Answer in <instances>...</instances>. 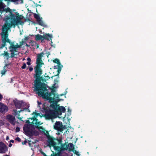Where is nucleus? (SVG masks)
Wrapping results in <instances>:
<instances>
[{
  "mask_svg": "<svg viewBox=\"0 0 156 156\" xmlns=\"http://www.w3.org/2000/svg\"><path fill=\"white\" fill-rule=\"evenodd\" d=\"M12 144H10L9 145V147H11L12 146Z\"/></svg>",
  "mask_w": 156,
  "mask_h": 156,
  "instance_id": "nucleus-37",
  "label": "nucleus"
},
{
  "mask_svg": "<svg viewBox=\"0 0 156 156\" xmlns=\"http://www.w3.org/2000/svg\"><path fill=\"white\" fill-rule=\"evenodd\" d=\"M23 130L26 133H28L30 132V129L28 125H25L23 127Z\"/></svg>",
  "mask_w": 156,
  "mask_h": 156,
  "instance_id": "nucleus-19",
  "label": "nucleus"
},
{
  "mask_svg": "<svg viewBox=\"0 0 156 156\" xmlns=\"http://www.w3.org/2000/svg\"><path fill=\"white\" fill-rule=\"evenodd\" d=\"M4 124V122L2 120L0 121V125L2 126Z\"/></svg>",
  "mask_w": 156,
  "mask_h": 156,
  "instance_id": "nucleus-30",
  "label": "nucleus"
},
{
  "mask_svg": "<svg viewBox=\"0 0 156 156\" xmlns=\"http://www.w3.org/2000/svg\"><path fill=\"white\" fill-rule=\"evenodd\" d=\"M22 144H25V143H22Z\"/></svg>",
  "mask_w": 156,
  "mask_h": 156,
  "instance_id": "nucleus-46",
  "label": "nucleus"
},
{
  "mask_svg": "<svg viewBox=\"0 0 156 156\" xmlns=\"http://www.w3.org/2000/svg\"><path fill=\"white\" fill-rule=\"evenodd\" d=\"M3 98V96L0 94V100H1Z\"/></svg>",
  "mask_w": 156,
  "mask_h": 156,
  "instance_id": "nucleus-34",
  "label": "nucleus"
},
{
  "mask_svg": "<svg viewBox=\"0 0 156 156\" xmlns=\"http://www.w3.org/2000/svg\"><path fill=\"white\" fill-rule=\"evenodd\" d=\"M53 62H54L57 63V64L60 63L59 60L58 59H55L53 61Z\"/></svg>",
  "mask_w": 156,
  "mask_h": 156,
  "instance_id": "nucleus-23",
  "label": "nucleus"
},
{
  "mask_svg": "<svg viewBox=\"0 0 156 156\" xmlns=\"http://www.w3.org/2000/svg\"><path fill=\"white\" fill-rule=\"evenodd\" d=\"M53 90H52V93L54 94V97L55 98H58L60 96H63L64 95H65L67 92L66 91V92H65V93L63 94H61L60 95H58L57 94H54V93L53 92Z\"/></svg>",
  "mask_w": 156,
  "mask_h": 156,
  "instance_id": "nucleus-21",
  "label": "nucleus"
},
{
  "mask_svg": "<svg viewBox=\"0 0 156 156\" xmlns=\"http://www.w3.org/2000/svg\"><path fill=\"white\" fill-rule=\"evenodd\" d=\"M14 2H16L18 1L19 0H13ZM20 3H23V0H20Z\"/></svg>",
  "mask_w": 156,
  "mask_h": 156,
  "instance_id": "nucleus-31",
  "label": "nucleus"
},
{
  "mask_svg": "<svg viewBox=\"0 0 156 156\" xmlns=\"http://www.w3.org/2000/svg\"><path fill=\"white\" fill-rule=\"evenodd\" d=\"M7 0H4V1H7ZM3 1V0H0V1L1 2H2V1Z\"/></svg>",
  "mask_w": 156,
  "mask_h": 156,
  "instance_id": "nucleus-41",
  "label": "nucleus"
},
{
  "mask_svg": "<svg viewBox=\"0 0 156 156\" xmlns=\"http://www.w3.org/2000/svg\"><path fill=\"white\" fill-rule=\"evenodd\" d=\"M13 102L16 108L20 109L21 108V109L18 111H17V110H14V115H16L18 119H21V118L19 117V113L21 112L26 110V109L24 108H23V110L22 107L24 106V103L22 101H19L16 100H14Z\"/></svg>",
  "mask_w": 156,
  "mask_h": 156,
  "instance_id": "nucleus-7",
  "label": "nucleus"
},
{
  "mask_svg": "<svg viewBox=\"0 0 156 156\" xmlns=\"http://www.w3.org/2000/svg\"><path fill=\"white\" fill-rule=\"evenodd\" d=\"M38 5L39 6H41V5Z\"/></svg>",
  "mask_w": 156,
  "mask_h": 156,
  "instance_id": "nucleus-47",
  "label": "nucleus"
},
{
  "mask_svg": "<svg viewBox=\"0 0 156 156\" xmlns=\"http://www.w3.org/2000/svg\"><path fill=\"white\" fill-rule=\"evenodd\" d=\"M54 129L58 131L62 132L65 129L64 127L63 126L62 123L60 122H56L54 126Z\"/></svg>",
  "mask_w": 156,
  "mask_h": 156,
  "instance_id": "nucleus-10",
  "label": "nucleus"
},
{
  "mask_svg": "<svg viewBox=\"0 0 156 156\" xmlns=\"http://www.w3.org/2000/svg\"><path fill=\"white\" fill-rule=\"evenodd\" d=\"M27 60L28 61H30V58H27Z\"/></svg>",
  "mask_w": 156,
  "mask_h": 156,
  "instance_id": "nucleus-38",
  "label": "nucleus"
},
{
  "mask_svg": "<svg viewBox=\"0 0 156 156\" xmlns=\"http://www.w3.org/2000/svg\"><path fill=\"white\" fill-rule=\"evenodd\" d=\"M63 67V66L60 63L57 64V65L55 66V68L58 69V73H60L61 71V69Z\"/></svg>",
  "mask_w": 156,
  "mask_h": 156,
  "instance_id": "nucleus-20",
  "label": "nucleus"
},
{
  "mask_svg": "<svg viewBox=\"0 0 156 156\" xmlns=\"http://www.w3.org/2000/svg\"><path fill=\"white\" fill-rule=\"evenodd\" d=\"M44 54L41 53L37 55L36 61V65L34 68L35 73L37 76H40L42 74L41 67L44 63L42 60Z\"/></svg>",
  "mask_w": 156,
  "mask_h": 156,
  "instance_id": "nucleus-5",
  "label": "nucleus"
},
{
  "mask_svg": "<svg viewBox=\"0 0 156 156\" xmlns=\"http://www.w3.org/2000/svg\"><path fill=\"white\" fill-rule=\"evenodd\" d=\"M7 150V147L3 143L0 142V153H5Z\"/></svg>",
  "mask_w": 156,
  "mask_h": 156,
  "instance_id": "nucleus-12",
  "label": "nucleus"
},
{
  "mask_svg": "<svg viewBox=\"0 0 156 156\" xmlns=\"http://www.w3.org/2000/svg\"><path fill=\"white\" fill-rule=\"evenodd\" d=\"M41 108L42 111L45 112V117L48 119L58 117L59 118L64 117H60L62 113H65L66 109L62 106L54 105H50L49 107H46L45 104L42 105Z\"/></svg>",
  "mask_w": 156,
  "mask_h": 156,
  "instance_id": "nucleus-2",
  "label": "nucleus"
},
{
  "mask_svg": "<svg viewBox=\"0 0 156 156\" xmlns=\"http://www.w3.org/2000/svg\"><path fill=\"white\" fill-rule=\"evenodd\" d=\"M0 55H3L4 56V58L7 59L10 57L9 54L4 51H3V52L0 53Z\"/></svg>",
  "mask_w": 156,
  "mask_h": 156,
  "instance_id": "nucleus-17",
  "label": "nucleus"
},
{
  "mask_svg": "<svg viewBox=\"0 0 156 156\" xmlns=\"http://www.w3.org/2000/svg\"><path fill=\"white\" fill-rule=\"evenodd\" d=\"M27 64L28 65H30V61H28L27 62Z\"/></svg>",
  "mask_w": 156,
  "mask_h": 156,
  "instance_id": "nucleus-35",
  "label": "nucleus"
},
{
  "mask_svg": "<svg viewBox=\"0 0 156 156\" xmlns=\"http://www.w3.org/2000/svg\"><path fill=\"white\" fill-rule=\"evenodd\" d=\"M38 5H39L38 4H36V6H39Z\"/></svg>",
  "mask_w": 156,
  "mask_h": 156,
  "instance_id": "nucleus-43",
  "label": "nucleus"
},
{
  "mask_svg": "<svg viewBox=\"0 0 156 156\" xmlns=\"http://www.w3.org/2000/svg\"><path fill=\"white\" fill-rule=\"evenodd\" d=\"M8 120L13 125H15L16 123L15 119L14 117L11 115H8L6 117Z\"/></svg>",
  "mask_w": 156,
  "mask_h": 156,
  "instance_id": "nucleus-14",
  "label": "nucleus"
},
{
  "mask_svg": "<svg viewBox=\"0 0 156 156\" xmlns=\"http://www.w3.org/2000/svg\"><path fill=\"white\" fill-rule=\"evenodd\" d=\"M9 137L8 136H7L6 138V140H9Z\"/></svg>",
  "mask_w": 156,
  "mask_h": 156,
  "instance_id": "nucleus-39",
  "label": "nucleus"
},
{
  "mask_svg": "<svg viewBox=\"0 0 156 156\" xmlns=\"http://www.w3.org/2000/svg\"><path fill=\"white\" fill-rule=\"evenodd\" d=\"M10 142H11V143H13L14 142V140H11L10 141Z\"/></svg>",
  "mask_w": 156,
  "mask_h": 156,
  "instance_id": "nucleus-40",
  "label": "nucleus"
},
{
  "mask_svg": "<svg viewBox=\"0 0 156 156\" xmlns=\"http://www.w3.org/2000/svg\"><path fill=\"white\" fill-rule=\"evenodd\" d=\"M20 129L19 127H17L16 128V132H18L20 131Z\"/></svg>",
  "mask_w": 156,
  "mask_h": 156,
  "instance_id": "nucleus-32",
  "label": "nucleus"
},
{
  "mask_svg": "<svg viewBox=\"0 0 156 156\" xmlns=\"http://www.w3.org/2000/svg\"><path fill=\"white\" fill-rule=\"evenodd\" d=\"M39 48V46L38 45H37V48Z\"/></svg>",
  "mask_w": 156,
  "mask_h": 156,
  "instance_id": "nucleus-45",
  "label": "nucleus"
},
{
  "mask_svg": "<svg viewBox=\"0 0 156 156\" xmlns=\"http://www.w3.org/2000/svg\"><path fill=\"white\" fill-rule=\"evenodd\" d=\"M2 38L3 43L1 44V46H0V53L3 52L4 50H3V48H5V42H6V41H3L2 37Z\"/></svg>",
  "mask_w": 156,
  "mask_h": 156,
  "instance_id": "nucleus-18",
  "label": "nucleus"
},
{
  "mask_svg": "<svg viewBox=\"0 0 156 156\" xmlns=\"http://www.w3.org/2000/svg\"><path fill=\"white\" fill-rule=\"evenodd\" d=\"M33 69L32 68L30 67L29 69V70L30 71H31L33 70Z\"/></svg>",
  "mask_w": 156,
  "mask_h": 156,
  "instance_id": "nucleus-36",
  "label": "nucleus"
},
{
  "mask_svg": "<svg viewBox=\"0 0 156 156\" xmlns=\"http://www.w3.org/2000/svg\"><path fill=\"white\" fill-rule=\"evenodd\" d=\"M10 31L9 29H5V27L2 28V36L3 38V41H6L9 43L10 46L9 49L11 53L10 57H13L17 54L22 45H19L15 42H11V40L9 39L8 32Z\"/></svg>",
  "mask_w": 156,
  "mask_h": 156,
  "instance_id": "nucleus-3",
  "label": "nucleus"
},
{
  "mask_svg": "<svg viewBox=\"0 0 156 156\" xmlns=\"http://www.w3.org/2000/svg\"><path fill=\"white\" fill-rule=\"evenodd\" d=\"M26 65L25 64H24L23 66L22 67V69H24L26 68Z\"/></svg>",
  "mask_w": 156,
  "mask_h": 156,
  "instance_id": "nucleus-28",
  "label": "nucleus"
},
{
  "mask_svg": "<svg viewBox=\"0 0 156 156\" xmlns=\"http://www.w3.org/2000/svg\"><path fill=\"white\" fill-rule=\"evenodd\" d=\"M34 91L39 96L47 100H50L51 94L48 91V87L45 84L40 82L39 80H37L34 82Z\"/></svg>",
  "mask_w": 156,
  "mask_h": 156,
  "instance_id": "nucleus-4",
  "label": "nucleus"
},
{
  "mask_svg": "<svg viewBox=\"0 0 156 156\" xmlns=\"http://www.w3.org/2000/svg\"><path fill=\"white\" fill-rule=\"evenodd\" d=\"M44 39H46L48 40H49V39L51 41V39L53 37V36L52 34H46L43 35Z\"/></svg>",
  "mask_w": 156,
  "mask_h": 156,
  "instance_id": "nucleus-15",
  "label": "nucleus"
},
{
  "mask_svg": "<svg viewBox=\"0 0 156 156\" xmlns=\"http://www.w3.org/2000/svg\"><path fill=\"white\" fill-rule=\"evenodd\" d=\"M48 142L50 145L53 147L55 150L59 151L61 150H65L67 149V146L66 144H61V147L57 146V144L55 141H57L55 139H53L52 137L48 135Z\"/></svg>",
  "mask_w": 156,
  "mask_h": 156,
  "instance_id": "nucleus-6",
  "label": "nucleus"
},
{
  "mask_svg": "<svg viewBox=\"0 0 156 156\" xmlns=\"http://www.w3.org/2000/svg\"><path fill=\"white\" fill-rule=\"evenodd\" d=\"M8 110V108L4 104L0 102V112L2 113H5Z\"/></svg>",
  "mask_w": 156,
  "mask_h": 156,
  "instance_id": "nucleus-13",
  "label": "nucleus"
},
{
  "mask_svg": "<svg viewBox=\"0 0 156 156\" xmlns=\"http://www.w3.org/2000/svg\"><path fill=\"white\" fill-rule=\"evenodd\" d=\"M16 140H20V139L19 138H16Z\"/></svg>",
  "mask_w": 156,
  "mask_h": 156,
  "instance_id": "nucleus-42",
  "label": "nucleus"
},
{
  "mask_svg": "<svg viewBox=\"0 0 156 156\" xmlns=\"http://www.w3.org/2000/svg\"><path fill=\"white\" fill-rule=\"evenodd\" d=\"M36 129L37 130H38L41 132H44L45 131V129H43L42 127H38V126H37V127H36Z\"/></svg>",
  "mask_w": 156,
  "mask_h": 156,
  "instance_id": "nucleus-22",
  "label": "nucleus"
},
{
  "mask_svg": "<svg viewBox=\"0 0 156 156\" xmlns=\"http://www.w3.org/2000/svg\"><path fill=\"white\" fill-rule=\"evenodd\" d=\"M3 156H9L8 155H4Z\"/></svg>",
  "mask_w": 156,
  "mask_h": 156,
  "instance_id": "nucleus-44",
  "label": "nucleus"
},
{
  "mask_svg": "<svg viewBox=\"0 0 156 156\" xmlns=\"http://www.w3.org/2000/svg\"><path fill=\"white\" fill-rule=\"evenodd\" d=\"M72 148H74V146L73 144L72 143H70L69 145Z\"/></svg>",
  "mask_w": 156,
  "mask_h": 156,
  "instance_id": "nucleus-29",
  "label": "nucleus"
},
{
  "mask_svg": "<svg viewBox=\"0 0 156 156\" xmlns=\"http://www.w3.org/2000/svg\"><path fill=\"white\" fill-rule=\"evenodd\" d=\"M30 38V36H25L24 38L23 39L24 40L26 41L28 40Z\"/></svg>",
  "mask_w": 156,
  "mask_h": 156,
  "instance_id": "nucleus-24",
  "label": "nucleus"
},
{
  "mask_svg": "<svg viewBox=\"0 0 156 156\" xmlns=\"http://www.w3.org/2000/svg\"><path fill=\"white\" fill-rule=\"evenodd\" d=\"M35 39L37 41L41 40V41H44V37L43 36L39 34L35 35Z\"/></svg>",
  "mask_w": 156,
  "mask_h": 156,
  "instance_id": "nucleus-16",
  "label": "nucleus"
},
{
  "mask_svg": "<svg viewBox=\"0 0 156 156\" xmlns=\"http://www.w3.org/2000/svg\"><path fill=\"white\" fill-rule=\"evenodd\" d=\"M75 153L77 155V156H80V153L79 152L76 151H75Z\"/></svg>",
  "mask_w": 156,
  "mask_h": 156,
  "instance_id": "nucleus-27",
  "label": "nucleus"
},
{
  "mask_svg": "<svg viewBox=\"0 0 156 156\" xmlns=\"http://www.w3.org/2000/svg\"><path fill=\"white\" fill-rule=\"evenodd\" d=\"M37 102L38 104V106L41 108V106H40V105H41V102H39L38 101H37Z\"/></svg>",
  "mask_w": 156,
  "mask_h": 156,
  "instance_id": "nucleus-33",
  "label": "nucleus"
},
{
  "mask_svg": "<svg viewBox=\"0 0 156 156\" xmlns=\"http://www.w3.org/2000/svg\"><path fill=\"white\" fill-rule=\"evenodd\" d=\"M34 16L36 19L38 24L44 27H48V26L42 20V18L40 17L38 14L35 13Z\"/></svg>",
  "mask_w": 156,
  "mask_h": 156,
  "instance_id": "nucleus-9",
  "label": "nucleus"
},
{
  "mask_svg": "<svg viewBox=\"0 0 156 156\" xmlns=\"http://www.w3.org/2000/svg\"><path fill=\"white\" fill-rule=\"evenodd\" d=\"M41 1H39V3H41Z\"/></svg>",
  "mask_w": 156,
  "mask_h": 156,
  "instance_id": "nucleus-48",
  "label": "nucleus"
},
{
  "mask_svg": "<svg viewBox=\"0 0 156 156\" xmlns=\"http://www.w3.org/2000/svg\"><path fill=\"white\" fill-rule=\"evenodd\" d=\"M4 7L5 4L0 1V16L2 14L5 16L4 19L5 23L2 28L5 27L11 31L12 27L15 28L16 26L23 24L24 17L23 15H20L15 9H11L9 8L5 9Z\"/></svg>",
  "mask_w": 156,
  "mask_h": 156,
  "instance_id": "nucleus-1",
  "label": "nucleus"
},
{
  "mask_svg": "<svg viewBox=\"0 0 156 156\" xmlns=\"http://www.w3.org/2000/svg\"><path fill=\"white\" fill-rule=\"evenodd\" d=\"M51 44V46L52 47H54V48H55V44H53V42H52V40H51V44Z\"/></svg>",
  "mask_w": 156,
  "mask_h": 156,
  "instance_id": "nucleus-26",
  "label": "nucleus"
},
{
  "mask_svg": "<svg viewBox=\"0 0 156 156\" xmlns=\"http://www.w3.org/2000/svg\"><path fill=\"white\" fill-rule=\"evenodd\" d=\"M12 67V66L11 63L6 64L4 66L3 69L1 71V74L2 75L5 74L6 72L10 70Z\"/></svg>",
  "mask_w": 156,
  "mask_h": 156,
  "instance_id": "nucleus-11",
  "label": "nucleus"
},
{
  "mask_svg": "<svg viewBox=\"0 0 156 156\" xmlns=\"http://www.w3.org/2000/svg\"><path fill=\"white\" fill-rule=\"evenodd\" d=\"M25 41L24 40V39H22V40L21 41V44H20V45H23V44H24V43L25 42Z\"/></svg>",
  "mask_w": 156,
  "mask_h": 156,
  "instance_id": "nucleus-25",
  "label": "nucleus"
},
{
  "mask_svg": "<svg viewBox=\"0 0 156 156\" xmlns=\"http://www.w3.org/2000/svg\"><path fill=\"white\" fill-rule=\"evenodd\" d=\"M33 118H29L28 120L29 123H30V125L35 124L37 126L41 125L42 123L38 121V120L37 119V118L40 115V114L39 113L34 112H33Z\"/></svg>",
  "mask_w": 156,
  "mask_h": 156,
  "instance_id": "nucleus-8",
  "label": "nucleus"
}]
</instances>
